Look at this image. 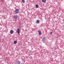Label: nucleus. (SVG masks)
<instances>
[{
  "label": "nucleus",
  "instance_id": "7ed1b4c3",
  "mask_svg": "<svg viewBox=\"0 0 64 64\" xmlns=\"http://www.w3.org/2000/svg\"><path fill=\"white\" fill-rule=\"evenodd\" d=\"M45 39H46V37H43V38L42 39V41L43 42H44L45 40Z\"/></svg>",
  "mask_w": 64,
  "mask_h": 64
},
{
  "label": "nucleus",
  "instance_id": "9d476101",
  "mask_svg": "<svg viewBox=\"0 0 64 64\" xmlns=\"http://www.w3.org/2000/svg\"><path fill=\"white\" fill-rule=\"evenodd\" d=\"M36 22H37L38 23H39L40 22V20H37L36 21Z\"/></svg>",
  "mask_w": 64,
  "mask_h": 64
},
{
  "label": "nucleus",
  "instance_id": "9b49d317",
  "mask_svg": "<svg viewBox=\"0 0 64 64\" xmlns=\"http://www.w3.org/2000/svg\"><path fill=\"white\" fill-rule=\"evenodd\" d=\"M38 5L37 4L36 5V8H38Z\"/></svg>",
  "mask_w": 64,
  "mask_h": 64
},
{
  "label": "nucleus",
  "instance_id": "1a4fd4ad",
  "mask_svg": "<svg viewBox=\"0 0 64 64\" xmlns=\"http://www.w3.org/2000/svg\"><path fill=\"white\" fill-rule=\"evenodd\" d=\"M42 2L45 3V2H46V0H42Z\"/></svg>",
  "mask_w": 64,
  "mask_h": 64
},
{
  "label": "nucleus",
  "instance_id": "423d86ee",
  "mask_svg": "<svg viewBox=\"0 0 64 64\" xmlns=\"http://www.w3.org/2000/svg\"><path fill=\"white\" fill-rule=\"evenodd\" d=\"M17 32L18 34H19V32H20V30L19 29H18L17 30Z\"/></svg>",
  "mask_w": 64,
  "mask_h": 64
},
{
  "label": "nucleus",
  "instance_id": "f8f14e48",
  "mask_svg": "<svg viewBox=\"0 0 64 64\" xmlns=\"http://www.w3.org/2000/svg\"><path fill=\"white\" fill-rule=\"evenodd\" d=\"M22 2L23 3H25V0H22Z\"/></svg>",
  "mask_w": 64,
  "mask_h": 64
},
{
  "label": "nucleus",
  "instance_id": "f03ea898",
  "mask_svg": "<svg viewBox=\"0 0 64 64\" xmlns=\"http://www.w3.org/2000/svg\"><path fill=\"white\" fill-rule=\"evenodd\" d=\"M38 33L39 35H41V34H42V32L40 30H39L38 32Z\"/></svg>",
  "mask_w": 64,
  "mask_h": 64
},
{
  "label": "nucleus",
  "instance_id": "f257e3e1",
  "mask_svg": "<svg viewBox=\"0 0 64 64\" xmlns=\"http://www.w3.org/2000/svg\"><path fill=\"white\" fill-rule=\"evenodd\" d=\"M14 12L16 14H18L19 13V9H16Z\"/></svg>",
  "mask_w": 64,
  "mask_h": 64
},
{
  "label": "nucleus",
  "instance_id": "6e6552de",
  "mask_svg": "<svg viewBox=\"0 0 64 64\" xmlns=\"http://www.w3.org/2000/svg\"><path fill=\"white\" fill-rule=\"evenodd\" d=\"M17 43V41L16 40L14 41V44H16Z\"/></svg>",
  "mask_w": 64,
  "mask_h": 64
},
{
  "label": "nucleus",
  "instance_id": "39448f33",
  "mask_svg": "<svg viewBox=\"0 0 64 64\" xmlns=\"http://www.w3.org/2000/svg\"><path fill=\"white\" fill-rule=\"evenodd\" d=\"M10 34H13V33H14V31L13 30H11L10 31Z\"/></svg>",
  "mask_w": 64,
  "mask_h": 64
},
{
  "label": "nucleus",
  "instance_id": "ddd939ff",
  "mask_svg": "<svg viewBox=\"0 0 64 64\" xmlns=\"http://www.w3.org/2000/svg\"><path fill=\"white\" fill-rule=\"evenodd\" d=\"M52 32H51L50 33V34H52Z\"/></svg>",
  "mask_w": 64,
  "mask_h": 64
},
{
  "label": "nucleus",
  "instance_id": "0eeeda50",
  "mask_svg": "<svg viewBox=\"0 0 64 64\" xmlns=\"http://www.w3.org/2000/svg\"><path fill=\"white\" fill-rule=\"evenodd\" d=\"M16 63L18 64H20V61H16Z\"/></svg>",
  "mask_w": 64,
  "mask_h": 64
},
{
  "label": "nucleus",
  "instance_id": "20e7f679",
  "mask_svg": "<svg viewBox=\"0 0 64 64\" xmlns=\"http://www.w3.org/2000/svg\"><path fill=\"white\" fill-rule=\"evenodd\" d=\"M14 18H15V19H17V18H18V16H17V15H16V16H14Z\"/></svg>",
  "mask_w": 64,
  "mask_h": 64
}]
</instances>
